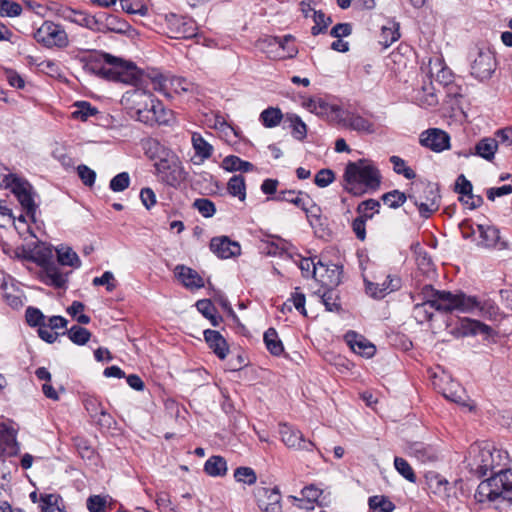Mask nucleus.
I'll use <instances>...</instances> for the list:
<instances>
[{
  "mask_svg": "<svg viewBox=\"0 0 512 512\" xmlns=\"http://www.w3.org/2000/svg\"><path fill=\"white\" fill-rule=\"evenodd\" d=\"M25 318L27 323L32 327H41L45 324V316L35 307H28L26 309Z\"/></svg>",
  "mask_w": 512,
  "mask_h": 512,
  "instance_id": "052dcab7",
  "label": "nucleus"
},
{
  "mask_svg": "<svg viewBox=\"0 0 512 512\" xmlns=\"http://www.w3.org/2000/svg\"><path fill=\"white\" fill-rule=\"evenodd\" d=\"M320 298L327 311L337 313L341 311L339 293L335 288H326V290L320 294Z\"/></svg>",
  "mask_w": 512,
  "mask_h": 512,
  "instance_id": "c9c22d12",
  "label": "nucleus"
},
{
  "mask_svg": "<svg viewBox=\"0 0 512 512\" xmlns=\"http://www.w3.org/2000/svg\"><path fill=\"white\" fill-rule=\"evenodd\" d=\"M191 142L195 150V155L200 157L201 160L208 159L212 156L213 146L209 144L200 133L194 132L191 137Z\"/></svg>",
  "mask_w": 512,
  "mask_h": 512,
  "instance_id": "72a5a7b5",
  "label": "nucleus"
},
{
  "mask_svg": "<svg viewBox=\"0 0 512 512\" xmlns=\"http://www.w3.org/2000/svg\"><path fill=\"white\" fill-rule=\"evenodd\" d=\"M498 148V141L495 138L485 137L475 145L474 154L485 160H492Z\"/></svg>",
  "mask_w": 512,
  "mask_h": 512,
  "instance_id": "c756f323",
  "label": "nucleus"
},
{
  "mask_svg": "<svg viewBox=\"0 0 512 512\" xmlns=\"http://www.w3.org/2000/svg\"><path fill=\"white\" fill-rule=\"evenodd\" d=\"M203 335L214 354L221 360L225 359L229 352V345L221 333L216 330L206 329Z\"/></svg>",
  "mask_w": 512,
  "mask_h": 512,
  "instance_id": "b1692460",
  "label": "nucleus"
},
{
  "mask_svg": "<svg viewBox=\"0 0 512 512\" xmlns=\"http://www.w3.org/2000/svg\"><path fill=\"white\" fill-rule=\"evenodd\" d=\"M370 512H393L395 504L384 495L371 496L368 499Z\"/></svg>",
  "mask_w": 512,
  "mask_h": 512,
  "instance_id": "58836bf2",
  "label": "nucleus"
},
{
  "mask_svg": "<svg viewBox=\"0 0 512 512\" xmlns=\"http://www.w3.org/2000/svg\"><path fill=\"white\" fill-rule=\"evenodd\" d=\"M407 199L408 196H406L405 193L400 192L399 190H392L390 192L383 194L382 196L383 203L393 209L402 206Z\"/></svg>",
  "mask_w": 512,
  "mask_h": 512,
  "instance_id": "09e8293b",
  "label": "nucleus"
},
{
  "mask_svg": "<svg viewBox=\"0 0 512 512\" xmlns=\"http://www.w3.org/2000/svg\"><path fill=\"white\" fill-rule=\"evenodd\" d=\"M335 179V175L330 169H321L314 178V183L321 188L327 187Z\"/></svg>",
  "mask_w": 512,
  "mask_h": 512,
  "instance_id": "0e129e2a",
  "label": "nucleus"
},
{
  "mask_svg": "<svg viewBox=\"0 0 512 512\" xmlns=\"http://www.w3.org/2000/svg\"><path fill=\"white\" fill-rule=\"evenodd\" d=\"M63 334H67L68 338L76 345H85L91 337L89 330L79 325H73Z\"/></svg>",
  "mask_w": 512,
  "mask_h": 512,
  "instance_id": "c03bdc74",
  "label": "nucleus"
},
{
  "mask_svg": "<svg viewBox=\"0 0 512 512\" xmlns=\"http://www.w3.org/2000/svg\"><path fill=\"white\" fill-rule=\"evenodd\" d=\"M18 451L19 446L15 432L12 429L0 426V455L14 456Z\"/></svg>",
  "mask_w": 512,
  "mask_h": 512,
  "instance_id": "cd10ccee",
  "label": "nucleus"
},
{
  "mask_svg": "<svg viewBox=\"0 0 512 512\" xmlns=\"http://www.w3.org/2000/svg\"><path fill=\"white\" fill-rule=\"evenodd\" d=\"M307 204L304 206L303 211L306 214V217L313 228H316L317 225H322L321 223V208L315 204L308 195H306Z\"/></svg>",
  "mask_w": 512,
  "mask_h": 512,
  "instance_id": "49530a36",
  "label": "nucleus"
},
{
  "mask_svg": "<svg viewBox=\"0 0 512 512\" xmlns=\"http://www.w3.org/2000/svg\"><path fill=\"white\" fill-rule=\"evenodd\" d=\"M471 75L480 81L488 80L496 69V59L488 48L476 47L470 53Z\"/></svg>",
  "mask_w": 512,
  "mask_h": 512,
  "instance_id": "9b49d317",
  "label": "nucleus"
},
{
  "mask_svg": "<svg viewBox=\"0 0 512 512\" xmlns=\"http://www.w3.org/2000/svg\"><path fill=\"white\" fill-rule=\"evenodd\" d=\"M399 37L400 33L398 23H393L392 27L383 26L381 31L380 43L383 44L385 47H389L392 43L397 41Z\"/></svg>",
  "mask_w": 512,
  "mask_h": 512,
  "instance_id": "4d7b16f0",
  "label": "nucleus"
},
{
  "mask_svg": "<svg viewBox=\"0 0 512 512\" xmlns=\"http://www.w3.org/2000/svg\"><path fill=\"white\" fill-rule=\"evenodd\" d=\"M154 168L158 180L174 188L179 187L187 178V172L175 154H167L160 158L154 163Z\"/></svg>",
  "mask_w": 512,
  "mask_h": 512,
  "instance_id": "423d86ee",
  "label": "nucleus"
},
{
  "mask_svg": "<svg viewBox=\"0 0 512 512\" xmlns=\"http://www.w3.org/2000/svg\"><path fill=\"white\" fill-rule=\"evenodd\" d=\"M234 478L237 482H241L247 485H253L257 481L255 471L250 467H238L234 471Z\"/></svg>",
  "mask_w": 512,
  "mask_h": 512,
  "instance_id": "864d4df0",
  "label": "nucleus"
},
{
  "mask_svg": "<svg viewBox=\"0 0 512 512\" xmlns=\"http://www.w3.org/2000/svg\"><path fill=\"white\" fill-rule=\"evenodd\" d=\"M286 122H289V127L292 129V136L297 140H304L307 136V126L302 119L293 113L286 114Z\"/></svg>",
  "mask_w": 512,
  "mask_h": 512,
  "instance_id": "e433bc0d",
  "label": "nucleus"
},
{
  "mask_svg": "<svg viewBox=\"0 0 512 512\" xmlns=\"http://www.w3.org/2000/svg\"><path fill=\"white\" fill-rule=\"evenodd\" d=\"M304 105L310 112L315 113L318 116L327 117L337 123L343 114V109L341 106L337 104H331L320 97L309 98L304 103Z\"/></svg>",
  "mask_w": 512,
  "mask_h": 512,
  "instance_id": "dca6fc26",
  "label": "nucleus"
},
{
  "mask_svg": "<svg viewBox=\"0 0 512 512\" xmlns=\"http://www.w3.org/2000/svg\"><path fill=\"white\" fill-rule=\"evenodd\" d=\"M123 101L133 105L137 120L146 125H166L172 118V111L166 109L161 101L145 90L139 88L129 90L123 95Z\"/></svg>",
  "mask_w": 512,
  "mask_h": 512,
  "instance_id": "7ed1b4c3",
  "label": "nucleus"
},
{
  "mask_svg": "<svg viewBox=\"0 0 512 512\" xmlns=\"http://www.w3.org/2000/svg\"><path fill=\"white\" fill-rule=\"evenodd\" d=\"M394 466L398 473L402 475L406 480H408L411 483L416 482V475L410 464L404 458L395 457Z\"/></svg>",
  "mask_w": 512,
  "mask_h": 512,
  "instance_id": "6e6d98bb",
  "label": "nucleus"
},
{
  "mask_svg": "<svg viewBox=\"0 0 512 512\" xmlns=\"http://www.w3.org/2000/svg\"><path fill=\"white\" fill-rule=\"evenodd\" d=\"M222 167L229 172H250L254 170V165L251 162L242 160L235 155L226 156L222 161Z\"/></svg>",
  "mask_w": 512,
  "mask_h": 512,
  "instance_id": "473e14b6",
  "label": "nucleus"
},
{
  "mask_svg": "<svg viewBox=\"0 0 512 512\" xmlns=\"http://www.w3.org/2000/svg\"><path fill=\"white\" fill-rule=\"evenodd\" d=\"M210 250L221 259H228L240 255L241 247L238 242L227 236L214 237L210 241Z\"/></svg>",
  "mask_w": 512,
  "mask_h": 512,
  "instance_id": "6ab92c4d",
  "label": "nucleus"
},
{
  "mask_svg": "<svg viewBox=\"0 0 512 512\" xmlns=\"http://www.w3.org/2000/svg\"><path fill=\"white\" fill-rule=\"evenodd\" d=\"M255 496L261 512H282V496L277 486L260 487L256 490Z\"/></svg>",
  "mask_w": 512,
  "mask_h": 512,
  "instance_id": "4468645a",
  "label": "nucleus"
},
{
  "mask_svg": "<svg viewBox=\"0 0 512 512\" xmlns=\"http://www.w3.org/2000/svg\"><path fill=\"white\" fill-rule=\"evenodd\" d=\"M22 6L13 0H0L1 17H18L22 14Z\"/></svg>",
  "mask_w": 512,
  "mask_h": 512,
  "instance_id": "3c124183",
  "label": "nucleus"
},
{
  "mask_svg": "<svg viewBox=\"0 0 512 512\" xmlns=\"http://www.w3.org/2000/svg\"><path fill=\"white\" fill-rule=\"evenodd\" d=\"M346 340L351 349L357 354L369 358L375 353V346L355 332H348Z\"/></svg>",
  "mask_w": 512,
  "mask_h": 512,
  "instance_id": "c85d7f7f",
  "label": "nucleus"
},
{
  "mask_svg": "<svg viewBox=\"0 0 512 512\" xmlns=\"http://www.w3.org/2000/svg\"><path fill=\"white\" fill-rule=\"evenodd\" d=\"M411 298L413 301L427 303L431 309L441 313H473L476 310L480 314L495 312L494 303L490 300L481 301L476 296H469L463 292L454 294L450 291L437 290L430 284L424 285L416 295H411Z\"/></svg>",
  "mask_w": 512,
  "mask_h": 512,
  "instance_id": "f257e3e1",
  "label": "nucleus"
},
{
  "mask_svg": "<svg viewBox=\"0 0 512 512\" xmlns=\"http://www.w3.org/2000/svg\"><path fill=\"white\" fill-rule=\"evenodd\" d=\"M193 207L205 218L212 217L216 212L215 204L208 198L196 199Z\"/></svg>",
  "mask_w": 512,
  "mask_h": 512,
  "instance_id": "13d9d810",
  "label": "nucleus"
},
{
  "mask_svg": "<svg viewBox=\"0 0 512 512\" xmlns=\"http://www.w3.org/2000/svg\"><path fill=\"white\" fill-rule=\"evenodd\" d=\"M175 272L178 279L187 288L199 289L204 286L203 278L192 268L184 265H177Z\"/></svg>",
  "mask_w": 512,
  "mask_h": 512,
  "instance_id": "bb28decb",
  "label": "nucleus"
},
{
  "mask_svg": "<svg viewBox=\"0 0 512 512\" xmlns=\"http://www.w3.org/2000/svg\"><path fill=\"white\" fill-rule=\"evenodd\" d=\"M507 456L496 449L493 445L473 444L469 448L468 457L466 458L467 467L470 472L481 478L491 472L492 475L497 473L496 469L502 466V462Z\"/></svg>",
  "mask_w": 512,
  "mask_h": 512,
  "instance_id": "20e7f679",
  "label": "nucleus"
},
{
  "mask_svg": "<svg viewBox=\"0 0 512 512\" xmlns=\"http://www.w3.org/2000/svg\"><path fill=\"white\" fill-rule=\"evenodd\" d=\"M74 58L85 71L108 80L137 85L141 78V72L134 63L99 50H80Z\"/></svg>",
  "mask_w": 512,
  "mask_h": 512,
  "instance_id": "f03ea898",
  "label": "nucleus"
},
{
  "mask_svg": "<svg viewBox=\"0 0 512 512\" xmlns=\"http://www.w3.org/2000/svg\"><path fill=\"white\" fill-rule=\"evenodd\" d=\"M57 12L65 20L71 21L93 31H97V29H99L97 26L98 14L90 15L86 12L77 11L69 7H61Z\"/></svg>",
  "mask_w": 512,
  "mask_h": 512,
  "instance_id": "412c9836",
  "label": "nucleus"
},
{
  "mask_svg": "<svg viewBox=\"0 0 512 512\" xmlns=\"http://www.w3.org/2000/svg\"><path fill=\"white\" fill-rule=\"evenodd\" d=\"M77 171L84 185L89 187L94 185L96 180V173L94 170L82 164L78 166Z\"/></svg>",
  "mask_w": 512,
  "mask_h": 512,
  "instance_id": "774afa93",
  "label": "nucleus"
},
{
  "mask_svg": "<svg viewBox=\"0 0 512 512\" xmlns=\"http://www.w3.org/2000/svg\"><path fill=\"white\" fill-rule=\"evenodd\" d=\"M56 251L59 264L73 268H79L81 266L78 255L70 247H62Z\"/></svg>",
  "mask_w": 512,
  "mask_h": 512,
  "instance_id": "a19ab883",
  "label": "nucleus"
},
{
  "mask_svg": "<svg viewBox=\"0 0 512 512\" xmlns=\"http://www.w3.org/2000/svg\"><path fill=\"white\" fill-rule=\"evenodd\" d=\"M413 455L422 462L435 461L437 459L435 449L424 443L416 442L411 446Z\"/></svg>",
  "mask_w": 512,
  "mask_h": 512,
  "instance_id": "79ce46f5",
  "label": "nucleus"
},
{
  "mask_svg": "<svg viewBox=\"0 0 512 512\" xmlns=\"http://www.w3.org/2000/svg\"><path fill=\"white\" fill-rule=\"evenodd\" d=\"M306 193L302 191L284 190L280 191L274 198L277 201L292 203L303 210L307 204Z\"/></svg>",
  "mask_w": 512,
  "mask_h": 512,
  "instance_id": "f704fd0d",
  "label": "nucleus"
},
{
  "mask_svg": "<svg viewBox=\"0 0 512 512\" xmlns=\"http://www.w3.org/2000/svg\"><path fill=\"white\" fill-rule=\"evenodd\" d=\"M477 229L481 238L478 243L480 247L499 250L508 248L507 242L500 239V231L495 226L478 224Z\"/></svg>",
  "mask_w": 512,
  "mask_h": 512,
  "instance_id": "aec40b11",
  "label": "nucleus"
},
{
  "mask_svg": "<svg viewBox=\"0 0 512 512\" xmlns=\"http://www.w3.org/2000/svg\"><path fill=\"white\" fill-rule=\"evenodd\" d=\"M41 512H51L52 510L60 509L61 507L58 505V501L60 500L59 495L55 494H43L40 498Z\"/></svg>",
  "mask_w": 512,
  "mask_h": 512,
  "instance_id": "e2e57ef3",
  "label": "nucleus"
},
{
  "mask_svg": "<svg viewBox=\"0 0 512 512\" xmlns=\"http://www.w3.org/2000/svg\"><path fill=\"white\" fill-rule=\"evenodd\" d=\"M263 341L265 343L267 350L273 356L278 357L283 354L284 346L275 328L270 327L265 331Z\"/></svg>",
  "mask_w": 512,
  "mask_h": 512,
  "instance_id": "7c9ffc66",
  "label": "nucleus"
},
{
  "mask_svg": "<svg viewBox=\"0 0 512 512\" xmlns=\"http://www.w3.org/2000/svg\"><path fill=\"white\" fill-rule=\"evenodd\" d=\"M323 491L319 487L314 484L305 486L301 490V495L303 500H306L308 503L313 504L318 501L319 497L322 495Z\"/></svg>",
  "mask_w": 512,
  "mask_h": 512,
  "instance_id": "69168bd1",
  "label": "nucleus"
},
{
  "mask_svg": "<svg viewBox=\"0 0 512 512\" xmlns=\"http://www.w3.org/2000/svg\"><path fill=\"white\" fill-rule=\"evenodd\" d=\"M34 38L46 48L62 49L69 43L65 29L52 21H44L34 33Z\"/></svg>",
  "mask_w": 512,
  "mask_h": 512,
  "instance_id": "9d476101",
  "label": "nucleus"
},
{
  "mask_svg": "<svg viewBox=\"0 0 512 512\" xmlns=\"http://www.w3.org/2000/svg\"><path fill=\"white\" fill-rule=\"evenodd\" d=\"M204 471L212 477H222L227 473L226 460L221 456H211L204 464Z\"/></svg>",
  "mask_w": 512,
  "mask_h": 512,
  "instance_id": "2f4dec72",
  "label": "nucleus"
},
{
  "mask_svg": "<svg viewBox=\"0 0 512 512\" xmlns=\"http://www.w3.org/2000/svg\"><path fill=\"white\" fill-rule=\"evenodd\" d=\"M321 261L318 260L315 262L311 258H302L299 262V268L302 272L303 277L305 278H317L319 270H321Z\"/></svg>",
  "mask_w": 512,
  "mask_h": 512,
  "instance_id": "de8ad7c7",
  "label": "nucleus"
},
{
  "mask_svg": "<svg viewBox=\"0 0 512 512\" xmlns=\"http://www.w3.org/2000/svg\"><path fill=\"white\" fill-rule=\"evenodd\" d=\"M92 283L94 286H106L108 292H112L116 288V280L111 271H105L100 277H95Z\"/></svg>",
  "mask_w": 512,
  "mask_h": 512,
  "instance_id": "680f3d73",
  "label": "nucleus"
},
{
  "mask_svg": "<svg viewBox=\"0 0 512 512\" xmlns=\"http://www.w3.org/2000/svg\"><path fill=\"white\" fill-rule=\"evenodd\" d=\"M389 160L393 165V170L395 173L403 175L408 180L414 179L416 177L414 170L406 166V162L401 157L393 155Z\"/></svg>",
  "mask_w": 512,
  "mask_h": 512,
  "instance_id": "8fccbe9b",
  "label": "nucleus"
},
{
  "mask_svg": "<svg viewBox=\"0 0 512 512\" xmlns=\"http://www.w3.org/2000/svg\"><path fill=\"white\" fill-rule=\"evenodd\" d=\"M472 190V183L463 174H460L455 181V192L464 198L470 195Z\"/></svg>",
  "mask_w": 512,
  "mask_h": 512,
  "instance_id": "338daca9",
  "label": "nucleus"
},
{
  "mask_svg": "<svg viewBox=\"0 0 512 512\" xmlns=\"http://www.w3.org/2000/svg\"><path fill=\"white\" fill-rule=\"evenodd\" d=\"M228 193L237 197L240 201H244L246 198V184L245 179L242 175L232 176L227 183Z\"/></svg>",
  "mask_w": 512,
  "mask_h": 512,
  "instance_id": "4c0bfd02",
  "label": "nucleus"
},
{
  "mask_svg": "<svg viewBox=\"0 0 512 512\" xmlns=\"http://www.w3.org/2000/svg\"><path fill=\"white\" fill-rule=\"evenodd\" d=\"M50 256V250H39L35 253L32 259L40 266L44 267L42 281L46 285H50L58 289L65 288L68 282V273H63L55 263L49 262Z\"/></svg>",
  "mask_w": 512,
  "mask_h": 512,
  "instance_id": "f8f14e48",
  "label": "nucleus"
},
{
  "mask_svg": "<svg viewBox=\"0 0 512 512\" xmlns=\"http://www.w3.org/2000/svg\"><path fill=\"white\" fill-rule=\"evenodd\" d=\"M130 185V176L127 172H121L114 176L109 183V188L113 192H122Z\"/></svg>",
  "mask_w": 512,
  "mask_h": 512,
  "instance_id": "bf43d9fd",
  "label": "nucleus"
},
{
  "mask_svg": "<svg viewBox=\"0 0 512 512\" xmlns=\"http://www.w3.org/2000/svg\"><path fill=\"white\" fill-rule=\"evenodd\" d=\"M408 199L418 207L423 218H429L440 206L438 188L432 183L417 184L413 192L408 195Z\"/></svg>",
  "mask_w": 512,
  "mask_h": 512,
  "instance_id": "6e6552de",
  "label": "nucleus"
},
{
  "mask_svg": "<svg viewBox=\"0 0 512 512\" xmlns=\"http://www.w3.org/2000/svg\"><path fill=\"white\" fill-rule=\"evenodd\" d=\"M291 41L292 35H285L284 37L266 36L258 41V46L269 57L280 58V48H284V44Z\"/></svg>",
  "mask_w": 512,
  "mask_h": 512,
  "instance_id": "a878e982",
  "label": "nucleus"
},
{
  "mask_svg": "<svg viewBox=\"0 0 512 512\" xmlns=\"http://www.w3.org/2000/svg\"><path fill=\"white\" fill-rule=\"evenodd\" d=\"M74 107L76 109L71 113V117L73 119L86 121L90 116L98 113L97 108L87 101H77L74 104Z\"/></svg>",
  "mask_w": 512,
  "mask_h": 512,
  "instance_id": "37998d69",
  "label": "nucleus"
},
{
  "mask_svg": "<svg viewBox=\"0 0 512 512\" xmlns=\"http://www.w3.org/2000/svg\"><path fill=\"white\" fill-rule=\"evenodd\" d=\"M97 26L99 29H97V32H115L119 34L126 33L130 25L129 23L118 17L117 15L108 14L105 12L98 13V23Z\"/></svg>",
  "mask_w": 512,
  "mask_h": 512,
  "instance_id": "4be33fe9",
  "label": "nucleus"
},
{
  "mask_svg": "<svg viewBox=\"0 0 512 512\" xmlns=\"http://www.w3.org/2000/svg\"><path fill=\"white\" fill-rule=\"evenodd\" d=\"M433 310L429 304L417 301L413 308V316L418 323H424L432 319Z\"/></svg>",
  "mask_w": 512,
  "mask_h": 512,
  "instance_id": "5fc2aeb1",
  "label": "nucleus"
},
{
  "mask_svg": "<svg viewBox=\"0 0 512 512\" xmlns=\"http://www.w3.org/2000/svg\"><path fill=\"white\" fill-rule=\"evenodd\" d=\"M279 433L288 448L311 451L314 444L306 440L300 430L288 424H280Z\"/></svg>",
  "mask_w": 512,
  "mask_h": 512,
  "instance_id": "f3484780",
  "label": "nucleus"
},
{
  "mask_svg": "<svg viewBox=\"0 0 512 512\" xmlns=\"http://www.w3.org/2000/svg\"><path fill=\"white\" fill-rule=\"evenodd\" d=\"M502 497L512 502V470L500 468L497 473L482 481L474 494L479 503L491 502Z\"/></svg>",
  "mask_w": 512,
  "mask_h": 512,
  "instance_id": "39448f33",
  "label": "nucleus"
},
{
  "mask_svg": "<svg viewBox=\"0 0 512 512\" xmlns=\"http://www.w3.org/2000/svg\"><path fill=\"white\" fill-rule=\"evenodd\" d=\"M313 21L315 23L311 28V34L313 36L325 33L329 25L332 23L331 17L326 16L321 10L314 11Z\"/></svg>",
  "mask_w": 512,
  "mask_h": 512,
  "instance_id": "a18cd8bd",
  "label": "nucleus"
},
{
  "mask_svg": "<svg viewBox=\"0 0 512 512\" xmlns=\"http://www.w3.org/2000/svg\"><path fill=\"white\" fill-rule=\"evenodd\" d=\"M3 184L6 188L11 189L22 208L26 211V215L35 222L37 206L34 202L32 186L28 181L14 174H8L3 177Z\"/></svg>",
  "mask_w": 512,
  "mask_h": 512,
  "instance_id": "1a4fd4ad",
  "label": "nucleus"
},
{
  "mask_svg": "<svg viewBox=\"0 0 512 512\" xmlns=\"http://www.w3.org/2000/svg\"><path fill=\"white\" fill-rule=\"evenodd\" d=\"M166 21L174 38L190 39L197 36V25L191 18L170 14L166 16Z\"/></svg>",
  "mask_w": 512,
  "mask_h": 512,
  "instance_id": "ddd939ff",
  "label": "nucleus"
},
{
  "mask_svg": "<svg viewBox=\"0 0 512 512\" xmlns=\"http://www.w3.org/2000/svg\"><path fill=\"white\" fill-rule=\"evenodd\" d=\"M259 119L264 127L273 128L280 124L283 114L279 108L269 107L261 112Z\"/></svg>",
  "mask_w": 512,
  "mask_h": 512,
  "instance_id": "ea45409f",
  "label": "nucleus"
},
{
  "mask_svg": "<svg viewBox=\"0 0 512 512\" xmlns=\"http://www.w3.org/2000/svg\"><path fill=\"white\" fill-rule=\"evenodd\" d=\"M321 270L314 278L324 288H335L341 283V270L336 264L326 265L321 262Z\"/></svg>",
  "mask_w": 512,
  "mask_h": 512,
  "instance_id": "393cba45",
  "label": "nucleus"
},
{
  "mask_svg": "<svg viewBox=\"0 0 512 512\" xmlns=\"http://www.w3.org/2000/svg\"><path fill=\"white\" fill-rule=\"evenodd\" d=\"M366 292L375 299H382L388 293L397 290L400 287V280L387 275L382 283H375L365 280Z\"/></svg>",
  "mask_w": 512,
  "mask_h": 512,
  "instance_id": "5701e85b",
  "label": "nucleus"
},
{
  "mask_svg": "<svg viewBox=\"0 0 512 512\" xmlns=\"http://www.w3.org/2000/svg\"><path fill=\"white\" fill-rule=\"evenodd\" d=\"M449 135L438 128H431L421 133L420 144L434 152H442L449 148Z\"/></svg>",
  "mask_w": 512,
  "mask_h": 512,
  "instance_id": "a211bd4d",
  "label": "nucleus"
},
{
  "mask_svg": "<svg viewBox=\"0 0 512 512\" xmlns=\"http://www.w3.org/2000/svg\"><path fill=\"white\" fill-rule=\"evenodd\" d=\"M338 124L358 133L373 134L376 132L375 124L357 112L343 110Z\"/></svg>",
  "mask_w": 512,
  "mask_h": 512,
  "instance_id": "2eb2a0df",
  "label": "nucleus"
},
{
  "mask_svg": "<svg viewBox=\"0 0 512 512\" xmlns=\"http://www.w3.org/2000/svg\"><path fill=\"white\" fill-rule=\"evenodd\" d=\"M380 208V202L375 199H368L362 201L358 207L357 212L359 215L363 216L366 219H372L374 213H378Z\"/></svg>",
  "mask_w": 512,
  "mask_h": 512,
  "instance_id": "603ef678",
  "label": "nucleus"
},
{
  "mask_svg": "<svg viewBox=\"0 0 512 512\" xmlns=\"http://www.w3.org/2000/svg\"><path fill=\"white\" fill-rule=\"evenodd\" d=\"M344 179L349 184H361L368 188H378L380 185L379 170L366 160L349 162L345 168Z\"/></svg>",
  "mask_w": 512,
  "mask_h": 512,
  "instance_id": "0eeeda50",
  "label": "nucleus"
}]
</instances>
